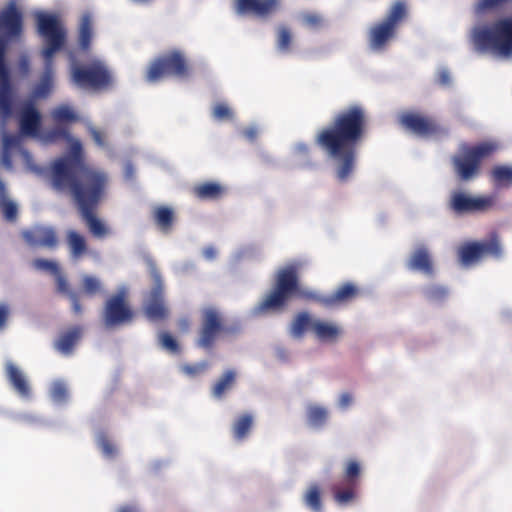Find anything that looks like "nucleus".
<instances>
[{"label":"nucleus","instance_id":"nucleus-58","mask_svg":"<svg viewBox=\"0 0 512 512\" xmlns=\"http://www.w3.org/2000/svg\"><path fill=\"white\" fill-rule=\"evenodd\" d=\"M63 133H64V131L55 130V131H53L51 138L58 136V135H62Z\"/></svg>","mask_w":512,"mask_h":512},{"label":"nucleus","instance_id":"nucleus-44","mask_svg":"<svg viewBox=\"0 0 512 512\" xmlns=\"http://www.w3.org/2000/svg\"><path fill=\"white\" fill-rule=\"evenodd\" d=\"M209 368V363L202 361L196 364H185L181 367V370L190 377H196L204 373Z\"/></svg>","mask_w":512,"mask_h":512},{"label":"nucleus","instance_id":"nucleus-9","mask_svg":"<svg viewBox=\"0 0 512 512\" xmlns=\"http://www.w3.org/2000/svg\"><path fill=\"white\" fill-rule=\"evenodd\" d=\"M189 67L185 56L178 50H173L156 58L149 66L146 73V80L155 83L166 76L179 78L187 77Z\"/></svg>","mask_w":512,"mask_h":512},{"label":"nucleus","instance_id":"nucleus-35","mask_svg":"<svg viewBox=\"0 0 512 512\" xmlns=\"http://www.w3.org/2000/svg\"><path fill=\"white\" fill-rule=\"evenodd\" d=\"M314 321L315 320H312L307 312L298 313L292 322L291 334L294 337H301L307 330H311L313 332Z\"/></svg>","mask_w":512,"mask_h":512},{"label":"nucleus","instance_id":"nucleus-30","mask_svg":"<svg viewBox=\"0 0 512 512\" xmlns=\"http://www.w3.org/2000/svg\"><path fill=\"white\" fill-rule=\"evenodd\" d=\"M253 426V416L249 413L239 415L232 426L233 437L236 441L246 439Z\"/></svg>","mask_w":512,"mask_h":512},{"label":"nucleus","instance_id":"nucleus-37","mask_svg":"<svg viewBox=\"0 0 512 512\" xmlns=\"http://www.w3.org/2000/svg\"><path fill=\"white\" fill-rule=\"evenodd\" d=\"M328 419V411L321 406L310 405L307 408V420L314 428L323 427Z\"/></svg>","mask_w":512,"mask_h":512},{"label":"nucleus","instance_id":"nucleus-11","mask_svg":"<svg viewBox=\"0 0 512 512\" xmlns=\"http://www.w3.org/2000/svg\"><path fill=\"white\" fill-rule=\"evenodd\" d=\"M230 332H233V329L224 325L223 316L217 309L205 308L201 314L197 345L204 349H211L222 334Z\"/></svg>","mask_w":512,"mask_h":512},{"label":"nucleus","instance_id":"nucleus-12","mask_svg":"<svg viewBox=\"0 0 512 512\" xmlns=\"http://www.w3.org/2000/svg\"><path fill=\"white\" fill-rule=\"evenodd\" d=\"M497 196L495 194L471 196L463 191H453L448 206L456 214H471L487 212L495 207Z\"/></svg>","mask_w":512,"mask_h":512},{"label":"nucleus","instance_id":"nucleus-15","mask_svg":"<svg viewBox=\"0 0 512 512\" xmlns=\"http://www.w3.org/2000/svg\"><path fill=\"white\" fill-rule=\"evenodd\" d=\"M134 316L125 291H120L107 299L103 311V319L107 327L128 324L133 321Z\"/></svg>","mask_w":512,"mask_h":512},{"label":"nucleus","instance_id":"nucleus-21","mask_svg":"<svg viewBox=\"0 0 512 512\" xmlns=\"http://www.w3.org/2000/svg\"><path fill=\"white\" fill-rule=\"evenodd\" d=\"M83 335V328L80 325H75L67 330L61 332L54 342V347L64 355H70L74 347L80 341Z\"/></svg>","mask_w":512,"mask_h":512},{"label":"nucleus","instance_id":"nucleus-20","mask_svg":"<svg viewBox=\"0 0 512 512\" xmlns=\"http://www.w3.org/2000/svg\"><path fill=\"white\" fill-rule=\"evenodd\" d=\"M25 241L32 246L55 248L58 244L57 233L54 228L37 226L23 233Z\"/></svg>","mask_w":512,"mask_h":512},{"label":"nucleus","instance_id":"nucleus-22","mask_svg":"<svg viewBox=\"0 0 512 512\" xmlns=\"http://www.w3.org/2000/svg\"><path fill=\"white\" fill-rule=\"evenodd\" d=\"M407 266L410 270L419 271L428 276L434 274L433 262L426 247L417 248L411 254Z\"/></svg>","mask_w":512,"mask_h":512},{"label":"nucleus","instance_id":"nucleus-55","mask_svg":"<svg viewBox=\"0 0 512 512\" xmlns=\"http://www.w3.org/2000/svg\"><path fill=\"white\" fill-rule=\"evenodd\" d=\"M217 251L213 246H208L203 249V256L207 260H213L216 257Z\"/></svg>","mask_w":512,"mask_h":512},{"label":"nucleus","instance_id":"nucleus-10","mask_svg":"<svg viewBox=\"0 0 512 512\" xmlns=\"http://www.w3.org/2000/svg\"><path fill=\"white\" fill-rule=\"evenodd\" d=\"M406 5L402 1H397L390 9L383 22L375 25L370 30V46L374 50L382 49L387 42L393 38L396 29L401 21L406 17Z\"/></svg>","mask_w":512,"mask_h":512},{"label":"nucleus","instance_id":"nucleus-19","mask_svg":"<svg viewBox=\"0 0 512 512\" xmlns=\"http://www.w3.org/2000/svg\"><path fill=\"white\" fill-rule=\"evenodd\" d=\"M279 8V0H236V11L238 14H254L259 17H266Z\"/></svg>","mask_w":512,"mask_h":512},{"label":"nucleus","instance_id":"nucleus-45","mask_svg":"<svg viewBox=\"0 0 512 512\" xmlns=\"http://www.w3.org/2000/svg\"><path fill=\"white\" fill-rule=\"evenodd\" d=\"M51 397L56 402H64L68 397L67 387L62 382H56L51 389Z\"/></svg>","mask_w":512,"mask_h":512},{"label":"nucleus","instance_id":"nucleus-2","mask_svg":"<svg viewBox=\"0 0 512 512\" xmlns=\"http://www.w3.org/2000/svg\"><path fill=\"white\" fill-rule=\"evenodd\" d=\"M368 126L366 109L353 104L335 113L316 135L315 143L334 161L335 176L341 183L347 182L355 169L357 148L365 139Z\"/></svg>","mask_w":512,"mask_h":512},{"label":"nucleus","instance_id":"nucleus-43","mask_svg":"<svg viewBox=\"0 0 512 512\" xmlns=\"http://www.w3.org/2000/svg\"><path fill=\"white\" fill-rule=\"evenodd\" d=\"M160 346L170 353L177 354L180 352V345L177 340L168 332H161L158 335Z\"/></svg>","mask_w":512,"mask_h":512},{"label":"nucleus","instance_id":"nucleus-53","mask_svg":"<svg viewBox=\"0 0 512 512\" xmlns=\"http://www.w3.org/2000/svg\"><path fill=\"white\" fill-rule=\"evenodd\" d=\"M353 401V397L350 393H342L339 398V405L341 408H347Z\"/></svg>","mask_w":512,"mask_h":512},{"label":"nucleus","instance_id":"nucleus-49","mask_svg":"<svg viewBox=\"0 0 512 512\" xmlns=\"http://www.w3.org/2000/svg\"><path fill=\"white\" fill-rule=\"evenodd\" d=\"M99 445L105 456L114 457L116 455V448L109 439L105 437L101 438L99 441Z\"/></svg>","mask_w":512,"mask_h":512},{"label":"nucleus","instance_id":"nucleus-41","mask_svg":"<svg viewBox=\"0 0 512 512\" xmlns=\"http://www.w3.org/2000/svg\"><path fill=\"white\" fill-rule=\"evenodd\" d=\"M361 475V466L357 460L350 459L345 464L344 481L352 485H359V478Z\"/></svg>","mask_w":512,"mask_h":512},{"label":"nucleus","instance_id":"nucleus-3","mask_svg":"<svg viewBox=\"0 0 512 512\" xmlns=\"http://www.w3.org/2000/svg\"><path fill=\"white\" fill-rule=\"evenodd\" d=\"M36 21L37 31L46 44L41 52L45 60V68L39 82L32 90V97L34 99H43L47 98L53 90L52 58L56 52L64 47L66 31L55 15L40 12L36 15Z\"/></svg>","mask_w":512,"mask_h":512},{"label":"nucleus","instance_id":"nucleus-4","mask_svg":"<svg viewBox=\"0 0 512 512\" xmlns=\"http://www.w3.org/2000/svg\"><path fill=\"white\" fill-rule=\"evenodd\" d=\"M23 17L15 2H10L0 11V111L4 118L12 112V83L6 64L8 38L18 37L22 33Z\"/></svg>","mask_w":512,"mask_h":512},{"label":"nucleus","instance_id":"nucleus-13","mask_svg":"<svg viewBox=\"0 0 512 512\" xmlns=\"http://www.w3.org/2000/svg\"><path fill=\"white\" fill-rule=\"evenodd\" d=\"M154 286L151 288L143 302V313L149 321H164L169 317L170 311L165 299L164 285L160 273L153 269Z\"/></svg>","mask_w":512,"mask_h":512},{"label":"nucleus","instance_id":"nucleus-1","mask_svg":"<svg viewBox=\"0 0 512 512\" xmlns=\"http://www.w3.org/2000/svg\"><path fill=\"white\" fill-rule=\"evenodd\" d=\"M50 180L56 191L71 196L93 236L103 238L109 233L95 215V210L106 195L109 177L104 170L85 163L79 142L71 146L69 155L52 162Z\"/></svg>","mask_w":512,"mask_h":512},{"label":"nucleus","instance_id":"nucleus-38","mask_svg":"<svg viewBox=\"0 0 512 512\" xmlns=\"http://www.w3.org/2000/svg\"><path fill=\"white\" fill-rule=\"evenodd\" d=\"M82 294L87 297H95L103 290L102 283L99 278L93 275H84L82 277ZM81 296V292H78Z\"/></svg>","mask_w":512,"mask_h":512},{"label":"nucleus","instance_id":"nucleus-56","mask_svg":"<svg viewBox=\"0 0 512 512\" xmlns=\"http://www.w3.org/2000/svg\"><path fill=\"white\" fill-rule=\"evenodd\" d=\"M91 135H92V138L93 140L99 145V146H103L104 145V137L102 135V133L96 129H92L91 130Z\"/></svg>","mask_w":512,"mask_h":512},{"label":"nucleus","instance_id":"nucleus-48","mask_svg":"<svg viewBox=\"0 0 512 512\" xmlns=\"http://www.w3.org/2000/svg\"><path fill=\"white\" fill-rule=\"evenodd\" d=\"M17 67L21 76H28L31 70L30 57L25 53L21 54L18 58Z\"/></svg>","mask_w":512,"mask_h":512},{"label":"nucleus","instance_id":"nucleus-26","mask_svg":"<svg viewBox=\"0 0 512 512\" xmlns=\"http://www.w3.org/2000/svg\"><path fill=\"white\" fill-rule=\"evenodd\" d=\"M357 485L349 483H335L331 487L334 500L337 504L343 506L353 502L356 498Z\"/></svg>","mask_w":512,"mask_h":512},{"label":"nucleus","instance_id":"nucleus-6","mask_svg":"<svg viewBox=\"0 0 512 512\" xmlns=\"http://www.w3.org/2000/svg\"><path fill=\"white\" fill-rule=\"evenodd\" d=\"M473 41L479 51L512 55V16L496 21L490 28H478Z\"/></svg>","mask_w":512,"mask_h":512},{"label":"nucleus","instance_id":"nucleus-36","mask_svg":"<svg viewBox=\"0 0 512 512\" xmlns=\"http://www.w3.org/2000/svg\"><path fill=\"white\" fill-rule=\"evenodd\" d=\"M305 505L313 512L322 511L321 489L317 484H311L303 496Z\"/></svg>","mask_w":512,"mask_h":512},{"label":"nucleus","instance_id":"nucleus-17","mask_svg":"<svg viewBox=\"0 0 512 512\" xmlns=\"http://www.w3.org/2000/svg\"><path fill=\"white\" fill-rule=\"evenodd\" d=\"M18 123L21 135L28 137L39 136L42 116L32 100L22 105L18 115Z\"/></svg>","mask_w":512,"mask_h":512},{"label":"nucleus","instance_id":"nucleus-24","mask_svg":"<svg viewBox=\"0 0 512 512\" xmlns=\"http://www.w3.org/2000/svg\"><path fill=\"white\" fill-rule=\"evenodd\" d=\"M192 192L199 200H218L226 193V188L217 182H203L193 187Z\"/></svg>","mask_w":512,"mask_h":512},{"label":"nucleus","instance_id":"nucleus-18","mask_svg":"<svg viewBox=\"0 0 512 512\" xmlns=\"http://www.w3.org/2000/svg\"><path fill=\"white\" fill-rule=\"evenodd\" d=\"M359 294V289L351 282H346L339 286L336 291L331 295L314 296V300L324 307H335L356 298Z\"/></svg>","mask_w":512,"mask_h":512},{"label":"nucleus","instance_id":"nucleus-27","mask_svg":"<svg viewBox=\"0 0 512 512\" xmlns=\"http://www.w3.org/2000/svg\"><path fill=\"white\" fill-rule=\"evenodd\" d=\"M66 242L70 250V254L74 259H80L87 253V243L83 235L75 230L66 232Z\"/></svg>","mask_w":512,"mask_h":512},{"label":"nucleus","instance_id":"nucleus-25","mask_svg":"<svg viewBox=\"0 0 512 512\" xmlns=\"http://www.w3.org/2000/svg\"><path fill=\"white\" fill-rule=\"evenodd\" d=\"M313 333L322 342H334L342 334V330L336 324L315 320L313 323Z\"/></svg>","mask_w":512,"mask_h":512},{"label":"nucleus","instance_id":"nucleus-32","mask_svg":"<svg viewBox=\"0 0 512 512\" xmlns=\"http://www.w3.org/2000/svg\"><path fill=\"white\" fill-rule=\"evenodd\" d=\"M458 255L460 261L464 265H470L483 259V257L480 254V247L478 245V241L464 243L459 248Z\"/></svg>","mask_w":512,"mask_h":512},{"label":"nucleus","instance_id":"nucleus-39","mask_svg":"<svg viewBox=\"0 0 512 512\" xmlns=\"http://www.w3.org/2000/svg\"><path fill=\"white\" fill-rule=\"evenodd\" d=\"M423 295L428 302L438 304L448 297V289L441 285L432 284L423 289Z\"/></svg>","mask_w":512,"mask_h":512},{"label":"nucleus","instance_id":"nucleus-8","mask_svg":"<svg viewBox=\"0 0 512 512\" xmlns=\"http://www.w3.org/2000/svg\"><path fill=\"white\" fill-rule=\"evenodd\" d=\"M70 77L72 83L82 89H107L113 82L109 69L100 60H93L86 65L73 63Z\"/></svg>","mask_w":512,"mask_h":512},{"label":"nucleus","instance_id":"nucleus-50","mask_svg":"<svg viewBox=\"0 0 512 512\" xmlns=\"http://www.w3.org/2000/svg\"><path fill=\"white\" fill-rule=\"evenodd\" d=\"M11 151L12 150H6L1 148L0 152V162L2 166L7 170H12L13 168Z\"/></svg>","mask_w":512,"mask_h":512},{"label":"nucleus","instance_id":"nucleus-34","mask_svg":"<svg viewBox=\"0 0 512 512\" xmlns=\"http://www.w3.org/2000/svg\"><path fill=\"white\" fill-rule=\"evenodd\" d=\"M236 380V373L233 370H227L218 379L212 388V394L214 397L220 399L224 394L232 388Z\"/></svg>","mask_w":512,"mask_h":512},{"label":"nucleus","instance_id":"nucleus-40","mask_svg":"<svg viewBox=\"0 0 512 512\" xmlns=\"http://www.w3.org/2000/svg\"><path fill=\"white\" fill-rule=\"evenodd\" d=\"M494 183L498 186L509 187L512 185V167L498 165L491 171Z\"/></svg>","mask_w":512,"mask_h":512},{"label":"nucleus","instance_id":"nucleus-14","mask_svg":"<svg viewBox=\"0 0 512 512\" xmlns=\"http://www.w3.org/2000/svg\"><path fill=\"white\" fill-rule=\"evenodd\" d=\"M32 266L36 270L53 275L55 277L57 292L68 297L74 314L79 315L82 313L83 309L80 302V295L71 288L66 276L61 272L60 266L56 261L37 258L33 260Z\"/></svg>","mask_w":512,"mask_h":512},{"label":"nucleus","instance_id":"nucleus-47","mask_svg":"<svg viewBox=\"0 0 512 512\" xmlns=\"http://www.w3.org/2000/svg\"><path fill=\"white\" fill-rule=\"evenodd\" d=\"M212 114L217 120H229L233 116L231 109L224 103H217L213 108Z\"/></svg>","mask_w":512,"mask_h":512},{"label":"nucleus","instance_id":"nucleus-16","mask_svg":"<svg viewBox=\"0 0 512 512\" xmlns=\"http://www.w3.org/2000/svg\"><path fill=\"white\" fill-rule=\"evenodd\" d=\"M398 123L408 132L420 137H429L446 133L437 121L418 112L405 111L398 116Z\"/></svg>","mask_w":512,"mask_h":512},{"label":"nucleus","instance_id":"nucleus-29","mask_svg":"<svg viewBox=\"0 0 512 512\" xmlns=\"http://www.w3.org/2000/svg\"><path fill=\"white\" fill-rule=\"evenodd\" d=\"M478 245L483 258L492 257L499 259L502 257V246L497 233H491L487 240L478 241Z\"/></svg>","mask_w":512,"mask_h":512},{"label":"nucleus","instance_id":"nucleus-51","mask_svg":"<svg viewBox=\"0 0 512 512\" xmlns=\"http://www.w3.org/2000/svg\"><path fill=\"white\" fill-rule=\"evenodd\" d=\"M10 314V310L7 304L0 303V331L6 326Z\"/></svg>","mask_w":512,"mask_h":512},{"label":"nucleus","instance_id":"nucleus-28","mask_svg":"<svg viewBox=\"0 0 512 512\" xmlns=\"http://www.w3.org/2000/svg\"><path fill=\"white\" fill-rule=\"evenodd\" d=\"M92 36V17L89 13H85L81 17L78 33V43L83 51H87L90 49Z\"/></svg>","mask_w":512,"mask_h":512},{"label":"nucleus","instance_id":"nucleus-42","mask_svg":"<svg viewBox=\"0 0 512 512\" xmlns=\"http://www.w3.org/2000/svg\"><path fill=\"white\" fill-rule=\"evenodd\" d=\"M293 42V36L290 28L285 25H281L277 29V48L283 53H287L291 50Z\"/></svg>","mask_w":512,"mask_h":512},{"label":"nucleus","instance_id":"nucleus-57","mask_svg":"<svg viewBox=\"0 0 512 512\" xmlns=\"http://www.w3.org/2000/svg\"><path fill=\"white\" fill-rule=\"evenodd\" d=\"M118 512H136V510L130 506H123L119 509Z\"/></svg>","mask_w":512,"mask_h":512},{"label":"nucleus","instance_id":"nucleus-33","mask_svg":"<svg viewBox=\"0 0 512 512\" xmlns=\"http://www.w3.org/2000/svg\"><path fill=\"white\" fill-rule=\"evenodd\" d=\"M51 117L57 124L74 123L79 120L75 110L68 104H61L51 111Z\"/></svg>","mask_w":512,"mask_h":512},{"label":"nucleus","instance_id":"nucleus-7","mask_svg":"<svg viewBox=\"0 0 512 512\" xmlns=\"http://www.w3.org/2000/svg\"><path fill=\"white\" fill-rule=\"evenodd\" d=\"M498 149L495 142L485 141L474 146H463L462 153L452 158V163L458 177L468 181L479 173L483 159L494 154Z\"/></svg>","mask_w":512,"mask_h":512},{"label":"nucleus","instance_id":"nucleus-5","mask_svg":"<svg viewBox=\"0 0 512 512\" xmlns=\"http://www.w3.org/2000/svg\"><path fill=\"white\" fill-rule=\"evenodd\" d=\"M298 292L299 280L296 267H285L278 271L273 288L258 304L256 310L259 313L283 311Z\"/></svg>","mask_w":512,"mask_h":512},{"label":"nucleus","instance_id":"nucleus-54","mask_svg":"<svg viewBox=\"0 0 512 512\" xmlns=\"http://www.w3.org/2000/svg\"><path fill=\"white\" fill-rule=\"evenodd\" d=\"M177 324H178L179 330L181 332L185 333L189 330L191 322H190L189 318L183 317L178 320Z\"/></svg>","mask_w":512,"mask_h":512},{"label":"nucleus","instance_id":"nucleus-23","mask_svg":"<svg viewBox=\"0 0 512 512\" xmlns=\"http://www.w3.org/2000/svg\"><path fill=\"white\" fill-rule=\"evenodd\" d=\"M7 379L13 389L22 397H29L31 394L30 386L22 371L12 362H7L5 366Z\"/></svg>","mask_w":512,"mask_h":512},{"label":"nucleus","instance_id":"nucleus-46","mask_svg":"<svg viewBox=\"0 0 512 512\" xmlns=\"http://www.w3.org/2000/svg\"><path fill=\"white\" fill-rule=\"evenodd\" d=\"M302 22L310 28H319L323 24V18L320 14L314 12H307L302 14Z\"/></svg>","mask_w":512,"mask_h":512},{"label":"nucleus","instance_id":"nucleus-52","mask_svg":"<svg viewBox=\"0 0 512 512\" xmlns=\"http://www.w3.org/2000/svg\"><path fill=\"white\" fill-rule=\"evenodd\" d=\"M451 82L450 73L447 70H442L438 74V83L443 86H448Z\"/></svg>","mask_w":512,"mask_h":512},{"label":"nucleus","instance_id":"nucleus-31","mask_svg":"<svg viewBox=\"0 0 512 512\" xmlns=\"http://www.w3.org/2000/svg\"><path fill=\"white\" fill-rule=\"evenodd\" d=\"M153 218L159 229L166 233L173 226L174 212L167 206H157L153 210Z\"/></svg>","mask_w":512,"mask_h":512}]
</instances>
